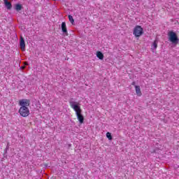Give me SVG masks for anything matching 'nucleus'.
<instances>
[{
  "label": "nucleus",
  "instance_id": "obj_1",
  "mask_svg": "<svg viewBox=\"0 0 179 179\" xmlns=\"http://www.w3.org/2000/svg\"><path fill=\"white\" fill-rule=\"evenodd\" d=\"M69 104L71 108H73L75 111L77 119L80 124H83L85 122V117H83V115H82V108H80V103L76 101H70Z\"/></svg>",
  "mask_w": 179,
  "mask_h": 179
},
{
  "label": "nucleus",
  "instance_id": "obj_2",
  "mask_svg": "<svg viewBox=\"0 0 179 179\" xmlns=\"http://www.w3.org/2000/svg\"><path fill=\"white\" fill-rule=\"evenodd\" d=\"M168 40L175 45H177L179 43L178 36H177V34L174 31H169L168 32Z\"/></svg>",
  "mask_w": 179,
  "mask_h": 179
},
{
  "label": "nucleus",
  "instance_id": "obj_3",
  "mask_svg": "<svg viewBox=\"0 0 179 179\" xmlns=\"http://www.w3.org/2000/svg\"><path fill=\"white\" fill-rule=\"evenodd\" d=\"M18 112L20 115H21V117H26L30 115V110L29 109V108L25 106H20Z\"/></svg>",
  "mask_w": 179,
  "mask_h": 179
},
{
  "label": "nucleus",
  "instance_id": "obj_4",
  "mask_svg": "<svg viewBox=\"0 0 179 179\" xmlns=\"http://www.w3.org/2000/svg\"><path fill=\"white\" fill-rule=\"evenodd\" d=\"M133 34L135 37H141L143 34V28L139 25L134 27Z\"/></svg>",
  "mask_w": 179,
  "mask_h": 179
},
{
  "label": "nucleus",
  "instance_id": "obj_5",
  "mask_svg": "<svg viewBox=\"0 0 179 179\" xmlns=\"http://www.w3.org/2000/svg\"><path fill=\"white\" fill-rule=\"evenodd\" d=\"M19 106H20V107L29 108V106H30V99H20L19 101Z\"/></svg>",
  "mask_w": 179,
  "mask_h": 179
},
{
  "label": "nucleus",
  "instance_id": "obj_6",
  "mask_svg": "<svg viewBox=\"0 0 179 179\" xmlns=\"http://www.w3.org/2000/svg\"><path fill=\"white\" fill-rule=\"evenodd\" d=\"M20 47L22 51H25V50H26V43L24 42V38H23V36L20 37Z\"/></svg>",
  "mask_w": 179,
  "mask_h": 179
},
{
  "label": "nucleus",
  "instance_id": "obj_7",
  "mask_svg": "<svg viewBox=\"0 0 179 179\" xmlns=\"http://www.w3.org/2000/svg\"><path fill=\"white\" fill-rule=\"evenodd\" d=\"M62 31L65 34H68V29H66V23L63 22L62 23Z\"/></svg>",
  "mask_w": 179,
  "mask_h": 179
},
{
  "label": "nucleus",
  "instance_id": "obj_8",
  "mask_svg": "<svg viewBox=\"0 0 179 179\" xmlns=\"http://www.w3.org/2000/svg\"><path fill=\"white\" fill-rule=\"evenodd\" d=\"M4 5L7 9L10 10V9H12V3L10 1H8V0H3Z\"/></svg>",
  "mask_w": 179,
  "mask_h": 179
},
{
  "label": "nucleus",
  "instance_id": "obj_9",
  "mask_svg": "<svg viewBox=\"0 0 179 179\" xmlns=\"http://www.w3.org/2000/svg\"><path fill=\"white\" fill-rule=\"evenodd\" d=\"M136 93L137 96H142V92H141V87L139 85H135Z\"/></svg>",
  "mask_w": 179,
  "mask_h": 179
},
{
  "label": "nucleus",
  "instance_id": "obj_10",
  "mask_svg": "<svg viewBox=\"0 0 179 179\" xmlns=\"http://www.w3.org/2000/svg\"><path fill=\"white\" fill-rule=\"evenodd\" d=\"M96 57L99 58V59H104V55H103V53L100 51L96 52Z\"/></svg>",
  "mask_w": 179,
  "mask_h": 179
},
{
  "label": "nucleus",
  "instance_id": "obj_11",
  "mask_svg": "<svg viewBox=\"0 0 179 179\" xmlns=\"http://www.w3.org/2000/svg\"><path fill=\"white\" fill-rule=\"evenodd\" d=\"M157 44H159V41H157V39H156L154 41V43H152V46H151V49L156 50V48H157Z\"/></svg>",
  "mask_w": 179,
  "mask_h": 179
},
{
  "label": "nucleus",
  "instance_id": "obj_12",
  "mask_svg": "<svg viewBox=\"0 0 179 179\" xmlns=\"http://www.w3.org/2000/svg\"><path fill=\"white\" fill-rule=\"evenodd\" d=\"M69 20L71 24H73V23H75V20H73V17L72 15H69Z\"/></svg>",
  "mask_w": 179,
  "mask_h": 179
},
{
  "label": "nucleus",
  "instance_id": "obj_13",
  "mask_svg": "<svg viewBox=\"0 0 179 179\" xmlns=\"http://www.w3.org/2000/svg\"><path fill=\"white\" fill-rule=\"evenodd\" d=\"M106 138H108V139L109 141H112L113 140V136H111V133L107 132L106 133Z\"/></svg>",
  "mask_w": 179,
  "mask_h": 179
},
{
  "label": "nucleus",
  "instance_id": "obj_14",
  "mask_svg": "<svg viewBox=\"0 0 179 179\" xmlns=\"http://www.w3.org/2000/svg\"><path fill=\"white\" fill-rule=\"evenodd\" d=\"M15 9L17 10H22V4H16L15 5Z\"/></svg>",
  "mask_w": 179,
  "mask_h": 179
},
{
  "label": "nucleus",
  "instance_id": "obj_15",
  "mask_svg": "<svg viewBox=\"0 0 179 179\" xmlns=\"http://www.w3.org/2000/svg\"><path fill=\"white\" fill-rule=\"evenodd\" d=\"M26 68L25 66H21V69H24Z\"/></svg>",
  "mask_w": 179,
  "mask_h": 179
},
{
  "label": "nucleus",
  "instance_id": "obj_16",
  "mask_svg": "<svg viewBox=\"0 0 179 179\" xmlns=\"http://www.w3.org/2000/svg\"><path fill=\"white\" fill-rule=\"evenodd\" d=\"M24 64V65H29V63H27V62H25Z\"/></svg>",
  "mask_w": 179,
  "mask_h": 179
},
{
  "label": "nucleus",
  "instance_id": "obj_17",
  "mask_svg": "<svg viewBox=\"0 0 179 179\" xmlns=\"http://www.w3.org/2000/svg\"><path fill=\"white\" fill-rule=\"evenodd\" d=\"M131 85H132L133 86H135V82H133V83H131Z\"/></svg>",
  "mask_w": 179,
  "mask_h": 179
},
{
  "label": "nucleus",
  "instance_id": "obj_18",
  "mask_svg": "<svg viewBox=\"0 0 179 179\" xmlns=\"http://www.w3.org/2000/svg\"><path fill=\"white\" fill-rule=\"evenodd\" d=\"M53 1H57V0H53Z\"/></svg>",
  "mask_w": 179,
  "mask_h": 179
}]
</instances>
